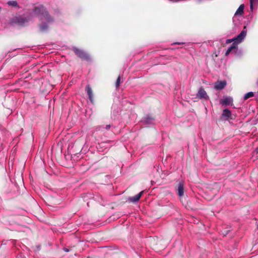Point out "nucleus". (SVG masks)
I'll return each mask as SVG.
<instances>
[{"instance_id":"6ab92c4d","label":"nucleus","mask_w":258,"mask_h":258,"mask_svg":"<svg viewBox=\"0 0 258 258\" xmlns=\"http://www.w3.org/2000/svg\"><path fill=\"white\" fill-rule=\"evenodd\" d=\"M120 82V77L119 76L118 77L117 79L116 82V87H118L119 86Z\"/></svg>"},{"instance_id":"0eeeda50","label":"nucleus","mask_w":258,"mask_h":258,"mask_svg":"<svg viewBox=\"0 0 258 258\" xmlns=\"http://www.w3.org/2000/svg\"><path fill=\"white\" fill-rule=\"evenodd\" d=\"M233 98L230 96H224L220 100V103L222 105L228 106L233 103Z\"/></svg>"},{"instance_id":"f03ea898","label":"nucleus","mask_w":258,"mask_h":258,"mask_svg":"<svg viewBox=\"0 0 258 258\" xmlns=\"http://www.w3.org/2000/svg\"><path fill=\"white\" fill-rule=\"evenodd\" d=\"M246 26H244L243 29L240 32L239 34H238L236 37L233 39H227L226 41V43H230L233 41L234 42L231 45L230 47H229L227 50L225 55H228L230 53L233 52L234 53H237L239 50L237 47V44L241 43L242 40L244 39L246 35L247 30L246 29Z\"/></svg>"},{"instance_id":"9d476101","label":"nucleus","mask_w":258,"mask_h":258,"mask_svg":"<svg viewBox=\"0 0 258 258\" xmlns=\"http://www.w3.org/2000/svg\"><path fill=\"white\" fill-rule=\"evenodd\" d=\"M144 191H142L135 196L129 198L128 200L132 203H136L139 201Z\"/></svg>"},{"instance_id":"2eb2a0df","label":"nucleus","mask_w":258,"mask_h":258,"mask_svg":"<svg viewBox=\"0 0 258 258\" xmlns=\"http://www.w3.org/2000/svg\"><path fill=\"white\" fill-rule=\"evenodd\" d=\"M254 96V93L252 92H249L246 93L244 96V100H246L247 99L252 97Z\"/></svg>"},{"instance_id":"9b49d317","label":"nucleus","mask_w":258,"mask_h":258,"mask_svg":"<svg viewBox=\"0 0 258 258\" xmlns=\"http://www.w3.org/2000/svg\"><path fill=\"white\" fill-rule=\"evenodd\" d=\"M231 116V112L228 109H225L223 110L222 116L224 118V119L227 120Z\"/></svg>"},{"instance_id":"f257e3e1","label":"nucleus","mask_w":258,"mask_h":258,"mask_svg":"<svg viewBox=\"0 0 258 258\" xmlns=\"http://www.w3.org/2000/svg\"><path fill=\"white\" fill-rule=\"evenodd\" d=\"M33 14L36 16L40 23L39 25L40 31L42 32H47L50 25L54 22V18L51 17L43 6L35 8L33 10Z\"/></svg>"},{"instance_id":"f8f14e48","label":"nucleus","mask_w":258,"mask_h":258,"mask_svg":"<svg viewBox=\"0 0 258 258\" xmlns=\"http://www.w3.org/2000/svg\"><path fill=\"white\" fill-rule=\"evenodd\" d=\"M184 194V184L182 182H180L178 185V195L179 197H182Z\"/></svg>"},{"instance_id":"7ed1b4c3","label":"nucleus","mask_w":258,"mask_h":258,"mask_svg":"<svg viewBox=\"0 0 258 258\" xmlns=\"http://www.w3.org/2000/svg\"><path fill=\"white\" fill-rule=\"evenodd\" d=\"M246 26H244L243 29L240 32L239 34H238L236 37L233 39H227L226 41V43H230L233 41L234 42L231 45L230 47H229L227 50L225 55H228L230 53L233 52L234 53H237L239 50L237 47V44L241 43L242 40L244 39L246 35L247 30L246 29Z\"/></svg>"},{"instance_id":"1a4fd4ad","label":"nucleus","mask_w":258,"mask_h":258,"mask_svg":"<svg viewBox=\"0 0 258 258\" xmlns=\"http://www.w3.org/2000/svg\"><path fill=\"white\" fill-rule=\"evenodd\" d=\"M142 122L147 125L152 124L154 122V118L151 117L150 115H147L143 120Z\"/></svg>"},{"instance_id":"4468645a","label":"nucleus","mask_w":258,"mask_h":258,"mask_svg":"<svg viewBox=\"0 0 258 258\" xmlns=\"http://www.w3.org/2000/svg\"><path fill=\"white\" fill-rule=\"evenodd\" d=\"M244 9V5L243 4L241 5L235 13V16L236 15H242L243 13Z\"/></svg>"},{"instance_id":"ddd939ff","label":"nucleus","mask_w":258,"mask_h":258,"mask_svg":"<svg viewBox=\"0 0 258 258\" xmlns=\"http://www.w3.org/2000/svg\"><path fill=\"white\" fill-rule=\"evenodd\" d=\"M86 90L90 100L91 102H92L93 97V92L91 88L89 85L87 86Z\"/></svg>"},{"instance_id":"20e7f679","label":"nucleus","mask_w":258,"mask_h":258,"mask_svg":"<svg viewBox=\"0 0 258 258\" xmlns=\"http://www.w3.org/2000/svg\"><path fill=\"white\" fill-rule=\"evenodd\" d=\"M30 20L29 18L19 16L14 17L11 21L12 23L18 24L19 25H24Z\"/></svg>"},{"instance_id":"f3484780","label":"nucleus","mask_w":258,"mask_h":258,"mask_svg":"<svg viewBox=\"0 0 258 258\" xmlns=\"http://www.w3.org/2000/svg\"><path fill=\"white\" fill-rule=\"evenodd\" d=\"M110 127H111V125L110 124H108V125H106L105 126V127H104L103 126H100L99 127L100 128L99 130L103 131V128H105L106 130H108L110 129Z\"/></svg>"},{"instance_id":"6e6552de","label":"nucleus","mask_w":258,"mask_h":258,"mask_svg":"<svg viewBox=\"0 0 258 258\" xmlns=\"http://www.w3.org/2000/svg\"><path fill=\"white\" fill-rule=\"evenodd\" d=\"M226 85V82L225 81H217L215 83L214 88L216 90H221Z\"/></svg>"},{"instance_id":"423d86ee","label":"nucleus","mask_w":258,"mask_h":258,"mask_svg":"<svg viewBox=\"0 0 258 258\" xmlns=\"http://www.w3.org/2000/svg\"><path fill=\"white\" fill-rule=\"evenodd\" d=\"M197 98L201 100H209L210 98L203 87L199 88L197 94Z\"/></svg>"},{"instance_id":"39448f33","label":"nucleus","mask_w":258,"mask_h":258,"mask_svg":"<svg viewBox=\"0 0 258 258\" xmlns=\"http://www.w3.org/2000/svg\"><path fill=\"white\" fill-rule=\"evenodd\" d=\"M73 50L75 54L81 59L86 60H89V55L84 50L79 49L77 47H73Z\"/></svg>"},{"instance_id":"a211bd4d","label":"nucleus","mask_w":258,"mask_h":258,"mask_svg":"<svg viewBox=\"0 0 258 258\" xmlns=\"http://www.w3.org/2000/svg\"><path fill=\"white\" fill-rule=\"evenodd\" d=\"M8 5H11V6H16L17 5V3L16 1H9L8 3Z\"/></svg>"},{"instance_id":"412c9836","label":"nucleus","mask_w":258,"mask_h":258,"mask_svg":"<svg viewBox=\"0 0 258 258\" xmlns=\"http://www.w3.org/2000/svg\"><path fill=\"white\" fill-rule=\"evenodd\" d=\"M184 44V42H174V43H172V45H174V44L180 45V44Z\"/></svg>"},{"instance_id":"5701e85b","label":"nucleus","mask_w":258,"mask_h":258,"mask_svg":"<svg viewBox=\"0 0 258 258\" xmlns=\"http://www.w3.org/2000/svg\"><path fill=\"white\" fill-rule=\"evenodd\" d=\"M227 233H227V232L225 234H224V235H226V234H227Z\"/></svg>"},{"instance_id":"dca6fc26","label":"nucleus","mask_w":258,"mask_h":258,"mask_svg":"<svg viewBox=\"0 0 258 258\" xmlns=\"http://www.w3.org/2000/svg\"><path fill=\"white\" fill-rule=\"evenodd\" d=\"M258 0H250V9L251 12L253 11V3H257Z\"/></svg>"},{"instance_id":"4be33fe9","label":"nucleus","mask_w":258,"mask_h":258,"mask_svg":"<svg viewBox=\"0 0 258 258\" xmlns=\"http://www.w3.org/2000/svg\"><path fill=\"white\" fill-rule=\"evenodd\" d=\"M64 250L66 252H68L69 251V250L68 249V248H64Z\"/></svg>"},{"instance_id":"aec40b11","label":"nucleus","mask_w":258,"mask_h":258,"mask_svg":"<svg viewBox=\"0 0 258 258\" xmlns=\"http://www.w3.org/2000/svg\"><path fill=\"white\" fill-rule=\"evenodd\" d=\"M238 51L237 53H234L237 55H241L242 53V52L241 50L238 49Z\"/></svg>"}]
</instances>
